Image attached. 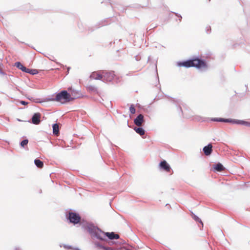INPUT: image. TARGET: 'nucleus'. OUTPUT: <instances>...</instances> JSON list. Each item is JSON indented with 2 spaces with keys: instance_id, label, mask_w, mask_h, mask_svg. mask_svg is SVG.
<instances>
[{
  "instance_id": "obj_1",
  "label": "nucleus",
  "mask_w": 250,
  "mask_h": 250,
  "mask_svg": "<svg viewBox=\"0 0 250 250\" xmlns=\"http://www.w3.org/2000/svg\"><path fill=\"white\" fill-rule=\"evenodd\" d=\"M81 223L82 228L89 233L91 237L95 238L100 241H106V237L107 239L114 240V232H105L91 222H85Z\"/></svg>"
},
{
  "instance_id": "obj_2",
  "label": "nucleus",
  "mask_w": 250,
  "mask_h": 250,
  "mask_svg": "<svg viewBox=\"0 0 250 250\" xmlns=\"http://www.w3.org/2000/svg\"><path fill=\"white\" fill-rule=\"evenodd\" d=\"M75 93H76V90L72 91V95H74V97H72L67 91L65 90H61L59 92H56L51 96L46 98L44 101H56L60 102L62 104H65L80 97V96H76Z\"/></svg>"
},
{
  "instance_id": "obj_3",
  "label": "nucleus",
  "mask_w": 250,
  "mask_h": 250,
  "mask_svg": "<svg viewBox=\"0 0 250 250\" xmlns=\"http://www.w3.org/2000/svg\"><path fill=\"white\" fill-rule=\"evenodd\" d=\"M89 78L95 80H102L105 83L111 82L112 83H118L120 82V78L115 75L113 71L103 70L101 72H93Z\"/></svg>"
},
{
  "instance_id": "obj_4",
  "label": "nucleus",
  "mask_w": 250,
  "mask_h": 250,
  "mask_svg": "<svg viewBox=\"0 0 250 250\" xmlns=\"http://www.w3.org/2000/svg\"><path fill=\"white\" fill-rule=\"evenodd\" d=\"M95 245L99 250H119L120 248L116 247L117 242L114 240L101 241L100 242H95Z\"/></svg>"
},
{
  "instance_id": "obj_5",
  "label": "nucleus",
  "mask_w": 250,
  "mask_h": 250,
  "mask_svg": "<svg viewBox=\"0 0 250 250\" xmlns=\"http://www.w3.org/2000/svg\"><path fill=\"white\" fill-rule=\"evenodd\" d=\"M65 216L68 222L74 225L81 223V218L78 213L70 211L66 213Z\"/></svg>"
},
{
  "instance_id": "obj_6",
  "label": "nucleus",
  "mask_w": 250,
  "mask_h": 250,
  "mask_svg": "<svg viewBox=\"0 0 250 250\" xmlns=\"http://www.w3.org/2000/svg\"><path fill=\"white\" fill-rule=\"evenodd\" d=\"M192 67H196L198 69L202 68H207L208 66L206 61L199 57H195L192 59Z\"/></svg>"
},
{
  "instance_id": "obj_7",
  "label": "nucleus",
  "mask_w": 250,
  "mask_h": 250,
  "mask_svg": "<svg viewBox=\"0 0 250 250\" xmlns=\"http://www.w3.org/2000/svg\"><path fill=\"white\" fill-rule=\"evenodd\" d=\"M225 123H232L233 124L241 125L246 126L250 127V122H247L245 120L225 118Z\"/></svg>"
},
{
  "instance_id": "obj_8",
  "label": "nucleus",
  "mask_w": 250,
  "mask_h": 250,
  "mask_svg": "<svg viewBox=\"0 0 250 250\" xmlns=\"http://www.w3.org/2000/svg\"><path fill=\"white\" fill-rule=\"evenodd\" d=\"M177 65L178 67H185L189 68L192 67V59L184 61H179L177 62Z\"/></svg>"
},
{
  "instance_id": "obj_9",
  "label": "nucleus",
  "mask_w": 250,
  "mask_h": 250,
  "mask_svg": "<svg viewBox=\"0 0 250 250\" xmlns=\"http://www.w3.org/2000/svg\"><path fill=\"white\" fill-rule=\"evenodd\" d=\"M41 114L39 112H36L32 115L31 123L36 125H39L41 122Z\"/></svg>"
},
{
  "instance_id": "obj_10",
  "label": "nucleus",
  "mask_w": 250,
  "mask_h": 250,
  "mask_svg": "<svg viewBox=\"0 0 250 250\" xmlns=\"http://www.w3.org/2000/svg\"><path fill=\"white\" fill-rule=\"evenodd\" d=\"M145 122L144 115L142 114H139L134 119V123L138 126H140L142 123Z\"/></svg>"
},
{
  "instance_id": "obj_11",
  "label": "nucleus",
  "mask_w": 250,
  "mask_h": 250,
  "mask_svg": "<svg viewBox=\"0 0 250 250\" xmlns=\"http://www.w3.org/2000/svg\"><path fill=\"white\" fill-rule=\"evenodd\" d=\"M159 167L161 169L167 172H169L171 169L169 165L165 160H163L159 163Z\"/></svg>"
},
{
  "instance_id": "obj_12",
  "label": "nucleus",
  "mask_w": 250,
  "mask_h": 250,
  "mask_svg": "<svg viewBox=\"0 0 250 250\" xmlns=\"http://www.w3.org/2000/svg\"><path fill=\"white\" fill-rule=\"evenodd\" d=\"M203 151L206 156L210 155L212 152V146L211 143H209L203 147Z\"/></svg>"
},
{
  "instance_id": "obj_13",
  "label": "nucleus",
  "mask_w": 250,
  "mask_h": 250,
  "mask_svg": "<svg viewBox=\"0 0 250 250\" xmlns=\"http://www.w3.org/2000/svg\"><path fill=\"white\" fill-rule=\"evenodd\" d=\"M210 121L212 122H224L225 123V118H208L206 119H204L202 121L205 122Z\"/></svg>"
},
{
  "instance_id": "obj_14",
  "label": "nucleus",
  "mask_w": 250,
  "mask_h": 250,
  "mask_svg": "<svg viewBox=\"0 0 250 250\" xmlns=\"http://www.w3.org/2000/svg\"><path fill=\"white\" fill-rule=\"evenodd\" d=\"M213 168L215 171L220 172L223 170L225 168L223 165L220 163H218L213 165Z\"/></svg>"
},
{
  "instance_id": "obj_15",
  "label": "nucleus",
  "mask_w": 250,
  "mask_h": 250,
  "mask_svg": "<svg viewBox=\"0 0 250 250\" xmlns=\"http://www.w3.org/2000/svg\"><path fill=\"white\" fill-rule=\"evenodd\" d=\"M108 24V22L107 20H102L99 22H98L95 26H96V28H99L102 26H105Z\"/></svg>"
},
{
  "instance_id": "obj_16",
  "label": "nucleus",
  "mask_w": 250,
  "mask_h": 250,
  "mask_svg": "<svg viewBox=\"0 0 250 250\" xmlns=\"http://www.w3.org/2000/svg\"><path fill=\"white\" fill-rule=\"evenodd\" d=\"M191 217L193 218V219H194L196 222L200 223L201 226H199V227H200V229L201 228H203V226H204L203 223L202 221V220H201V219L198 216H197L196 214L193 213L192 212H191Z\"/></svg>"
},
{
  "instance_id": "obj_17",
  "label": "nucleus",
  "mask_w": 250,
  "mask_h": 250,
  "mask_svg": "<svg viewBox=\"0 0 250 250\" xmlns=\"http://www.w3.org/2000/svg\"><path fill=\"white\" fill-rule=\"evenodd\" d=\"M133 129L137 133L141 136H143L145 134V130L141 126L134 127Z\"/></svg>"
},
{
  "instance_id": "obj_18",
  "label": "nucleus",
  "mask_w": 250,
  "mask_h": 250,
  "mask_svg": "<svg viewBox=\"0 0 250 250\" xmlns=\"http://www.w3.org/2000/svg\"><path fill=\"white\" fill-rule=\"evenodd\" d=\"M15 66H16L18 69L21 70L22 72H25L27 68L21 64L20 62H16L15 63Z\"/></svg>"
},
{
  "instance_id": "obj_19",
  "label": "nucleus",
  "mask_w": 250,
  "mask_h": 250,
  "mask_svg": "<svg viewBox=\"0 0 250 250\" xmlns=\"http://www.w3.org/2000/svg\"><path fill=\"white\" fill-rule=\"evenodd\" d=\"M34 164L39 168H42L44 166L43 162L38 158L35 159Z\"/></svg>"
},
{
  "instance_id": "obj_20",
  "label": "nucleus",
  "mask_w": 250,
  "mask_h": 250,
  "mask_svg": "<svg viewBox=\"0 0 250 250\" xmlns=\"http://www.w3.org/2000/svg\"><path fill=\"white\" fill-rule=\"evenodd\" d=\"M53 133L54 135H58L59 133V125L57 124H54L52 125Z\"/></svg>"
},
{
  "instance_id": "obj_21",
  "label": "nucleus",
  "mask_w": 250,
  "mask_h": 250,
  "mask_svg": "<svg viewBox=\"0 0 250 250\" xmlns=\"http://www.w3.org/2000/svg\"><path fill=\"white\" fill-rule=\"evenodd\" d=\"M87 89L89 91L91 92H94V93L98 92L97 88L94 85H88L87 86Z\"/></svg>"
},
{
  "instance_id": "obj_22",
  "label": "nucleus",
  "mask_w": 250,
  "mask_h": 250,
  "mask_svg": "<svg viewBox=\"0 0 250 250\" xmlns=\"http://www.w3.org/2000/svg\"><path fill=\"white\" fill-rule=\"evenodd\" d=\"M38 70L37 69H29V68H27L26 69V71H25V73H28V74H31V75H36V74H37L38 73Z\"/></svg>"
},
{
  "instance_id": "obj_23",
  "label": "nucleus",
  "mask_w": 250,
  "mask_h": 250,
  "mask_svg": "<svg viewBox=\"0 0 250 250\" xmlns=\"http://www.w3.org/2000/svg\"><path fill=\"white\" fill-rule=\"evenodd\" d=\"M60 247H62L60 245ZM62 247L66 250H81L78 248H74L71 245H68L66 244H62Z\"/></svg>"
},
{
  "instance_id": "obj_24",
  "label": "nucleus",
  "mask_w": 250,
  "mask_h": 250,
  "mask_svg": "<svg viewBox=\"0 0 250 250\" xmlns=\"http://www.w3.org/2000/svg\"><path fill=\"white\" fill-rule=\"evenodd\" d=\"M28 140L25 139L20 142V146L22 148H25L28 143Z\"/></svg>"
},
{
  "instance_id": "obj_25",
  "label": "nucleus",
  "mask_w": 250,
  "mask_h": 250,
  "mask_svg": "<svg viewBox=\"0 0 250 250\" xmlns=\"http://www.w3.org/2000/svg\"><path fill=\"white\" fill-rule=\"evenodd\" d=\"M116 242H117L116 247L120 248V250L121 249V246L126 243V242L123 239H119V240L116 241Z\"/></svg>"
},
{
  "instance_id": "obj_26",
  "label": "nucleus",
  "mask_w": 250,
  "mask_h": 250,
  "mask_svg": "<svg viewBox=\"0 0 250 250\" xmlns=\"http://www.w3.org/2000/svg\"><path fill=\"white\" fill-rule=\"evenodd\" d=\"M129 111L132 114H134L136 112V109L133 104L131 105L129 107Z\"/></svg>"
},
{
  "instance_id": "obj_27",
  "label": "nucleus",
  "mask_w": 250,
  "mask_h": 250,
  "mask_svg": "<svg viewBox=\"0 0 250 250\" xmlns=\"http://www.w3.org/2000/svg\"><path fill=\"white\" fill-rule=\"evenodd\" d=\"M97 28H96V26H95V25L93 26H91V27H89L88 28V31L89 33H91V32H92L93 31H94L95 30L97 29Z\"/></svg>"
},
{
  "instance_id": "obj_28",
  "label": "nucleus",
  "mask_w": 250,
  "mask_h": 250,
  "mask_svg": "<svg viewBox=\"0 0 250 250\" xmlns=\"http://www.w3.org/2000/svg\"><path fill=\"white\" fill-rule=\"evenodd\" d=\"M206 32L207 34H209L211 32V27L210 26L207 27Z\"/></svg>"
},
{
  "instance_id": "obj_29",
  "label": "nucleus",
  "mask_w": 250,
  "mask_h": 250,
  "mask_svg": "<svg viewBox=\"0 0 250 250\" xmlns=\"http://www.w3.org/2000/svg\"><path fill=\"white\" fill-rule=\"evenodd\" d=\"M173 13L175 15V16H177V17H180L179 21H181V20H182V16H181L180 14H178V13H175V12H173Z\"/></svg>"
},
{
  "instance_id": "obj_30",
  "label": "nucleus",
  "mask_w": 250,
  "mask_h": 250,
  "mask_svg": "<svg viewBox=\"0 0 250 250\" xmlns=\"http://www.w3.org/2000/svg\"><path fill=\"white\" fill-rule=\"evenodd\" d=\"M134 57H135V60L137 61H139L141 59V57L139 54L135 56Z\"/></svg>"
},
{
  "instance_id": "obj_31",
  "label": "nucleus",
  "mask_w": 250,
  "mask_h": 250,
  "mask_svg": "<svg viewBox=\"0 0 250 250\" xmlns=\"http://www.w3.org/2000/svg\"><path fill=\"white\" fill-rule=\"evenodd\" d=\"M119 238H120V236L118 234H117L114 232V240H118V239H119Z\"/></svg>"
},
{
  "instance_id": "obj_32",
  "label": "nucleus",
  "mask_w": 250,
  "mask_h": 250,
  "mask_svg": "<svg viewBox=\"0 0 250 250\" xmlns=\"http://www.w3.org/2000/svg\"><path fill=\"white\" fill-rule=\"evenodd\" d=\"M20 103L23 105H26L28 104L27 102H25L24 101H21Z\"/></svg>"
},
{
  "instance_id": "obj_33",
  "label": "nucleus",
  "mask_w": 250,
  "mask_h": 250,
  "mask_svg": "<svg viewBox=\"0 0 250 250\" xmlns=\"http://www.w3.org/2000/svg\"><path fill=\"white\" fill-rule=\"evenodd\" d=\"M177 110L179 112H182V108L180 105L177 106Z\"/></svg>"
},
{
  "instance_id": "obj_34",
  "label": "nucleus",
  "mask_w": 250,
  "mask_h": 250,
  "mask_svg": "<svg viewBox=\"0 0 250 250\" xmlns=\"http://www.w3.org/2000/svg\"><path fill=\"white\" fill-rule=\"evenodd\" d=\"M57 64L59 65L61 67L64 68V67H66V66H64L62 64H61V63L57 62Z\"/></svg>"
},
{
  "instance_id": "obj_35",
  "label": "nucleus",
  "mask_w": 250,
  "mask_h": 250,
  "mask_svg": "<svg viewBox=\"0 0 250 250\" xmlns=\"http://www.w3.org/2000/svg\"><path fill=\"white\" fill-rule=\"evenodd\" d=\"M0 73L2 75H5V73L2 71V70L0 68Z\"/></svg>"
},
{
  "instance_id": "obj_36",
  "label": "nucleus",
  "mask_w": 250,
  "mask_h": 250,
  "mask_svg": "<svg viewBox=\"0 0 250 250\" xmlns=\"http://www.w3.org/2000/svg\"><path fill=\"white\" fill-rule=\"evenodd\" d=\"M67 71L66 72V75H68V73H69V70L70 69V67H67Z\"/></svg>"
},
{
  "instance_id": "obj_37",
  "label": "nucleus",
  "mask_w": 250,
  "mask_h": 250,
  "mask_svg": "<svg viewBox=\"0 0 250 250\" xmlns=\"http://www.w3.org/2000/svg\"><path fill=\"white\" fill-rule=\"evenodd\" d=\"M15 250H20V247H16V248H15Z\"/></svg>"
},
{
  "instance_id": "obj_38",
  "label": "nucleus",
  "mask_w": 250,
  "mask_h": 250,
  "mask_svg": "<svg viewBox=\"0 0 250 250\" xmlns=\"http://www.w3.org/2000/svg\"><path fill=\"white\" fill-rule=\"evenodd\" d=\"M39 192L40 193H42V189H40Z\"/></svg>"
},
{
  "instance_id": "obj_39",
  "label": "nucleus",
  "mask_w": 250,
  "mask_h": 250,
  "mask_svg": "<svg viewBox=\"0 0 250 250\" xmlns=\"http://www.w3.org/2000/svg\"><path fill=\"white\" fill-rule=\"evenodd\" d=\"M166 206H169V207H170V205L168 204H167Z\"/></svg>"
},
{
  "instance_id": "obj_40",
  "label": "nucleus",
  "mask_w": 250,
  "mask_h": 250,
  "mask_svg": "<svg viewBox=\"0 0 250 250\" xmlns=\"http://www.w3.org/2000/svg\"><path fill=\"white\" fill-rule=\"evenodd\" d=\"M150 59V56H149L148 58V61H149Z\"/></svg>"
},
{
  "instance_id": "obj_41",
  "label": "nucleus",
  "mask_w": 250,
  "mask_h": 250,
  "mask_svg": "<svg viewBox=\"0 0 250 250\" xmlns=\"http://www.w3.org/2000/svg\"><path fill=\"white\" fill-rule=\"evenodd\" d=\"M171 99H172V101H173V102H175V100L173 98H171Z\"/></svg>"
},
{
  "instance_id": "obj_42",
  "label": "nucleus",
  "mask_w": 250,
  "mask_h": 250,
  "mask_svg": "<svg viewBox=\"0 0 250 250\" xmlns=\"http://www.w3.org/2000/svg\"><path fill=\"white\" fill-rule=\"evenodd\" d=\"M247 50L250 52V48H248Z\"/></svg>"
},
{
  "instance_id": "obj_43",
  "label": "nucleus",
  "mask_w": 250,
  "mask_h": 250,
  "mask_svg": "<svg viewBox=\"0 0 250 250\" xmlns=\"http://www.w3.org/2000/svg\"><path fill=\"white\" fill-rule=\"evenodd\" d=\"M165 96H166V97L169 98V97L168 96H167V95H165Z\"/></svg>"
},
{
  "instance_id": "obj_44",
  "label": "nucleus",
  "mask_w": 250,
  "mask_h": 250,
  "mask_svg": "<svg viewBox=\"0 0 250 250\" xmlns=\"http://www.w3.org/2000/svg\"><path fill=\"white\" fill-rule=\"evenodd\" d=\"M95 77H97V74H95Z\"/></svg>"
}]
</instances>
